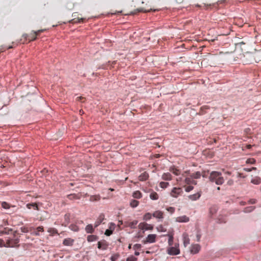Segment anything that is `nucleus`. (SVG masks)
<instances>
[{
  "label": "nucleus",
  "instance_id": "nucleus-46",
  "mask_svg": "<svg viewBox=\"0 0 261 261\" xmlns=\"http://www.w3.org/2000/svg\"><path fill=\"white\" fill-rule=\"evenodd\" d=\"M173 242V237L172 235L169 236L168 243L170 246L172 245Z\"/></svg>",
  "mask_w": 261,
  "mask_h": 261
},
{
  "label": "nucleus",
  "instance_id": "nucleus-54",
  "mask_svg": "<svg viewBox=\"0 0 261 261\" xmlns=\"http://www.w3.org/2000/svg\"><path fill=\"white\" fill-rule=\"evenodd\" d=\"M227 184L229 186H231L233 184V180L230 179H229L227 182Z\"/></svg>",
  "mask_w": 261,
  "mask_h": 261
},
{
  "label": "nucleus",
  "instance_id": "nucleus-56",
  "mask_svg": "<svg viewBox=\"0 0 261 261\" xmlns=\"http://www.w3.org/2000/svg\"><path fill=\"white\" fill-rule=\"evenodd\" d=\"M257 55V56L256 57V60H257V61H255V62H259L260 61H261V59L259 58V54L258 53H256Z\"/></svg>",
  "mask_w": 261,
  "mask_h": 261
},
{
  "label": "nucleus",
  "instance_id": "nucleus-51",
  "mask_svg": "<svg viewBox=\"0 0 261 261\" xmlns=\"http://www.w3.org/2000/svg\"><path fill=\"white\" fill-rule=\"evenodd\" d=\"M5 247L6 246V243L3 239H0V247Z\"/></svg>",
  "mask_w": 261,
  "mask_h": 261
},
{
  "label": "nucleus",
  "instance_id": "nucleus-53",
  "mask_svg": "<svg viewBox=\"0 0 261 261\" xmlns=\"http://www.w3.org/2000/svg\"><path fill=\"white\" fill-rule=\"evenodd\" d=\"M257 200L255 199H251L248 201L249 204H255Z\"/></svg>",
  "mask_w": 261,
  "mask_h": 261
},
{
  "label": "nucleus",
  "instance_id": "nucleus-15",
  "mask_svg": "<svg viewBox=\"0 0 261 261\" xmlns=\"http://www.w3.org/2000/svg\"><path fill=\"white\" fill-rule=\"evenodd\" d=\"M104 219L105 215L103 214H101L96 221L94 224V227H97L98 226H99Z\"/></svg>",
  "mask_w": 261,
  "mask_h": 261
},
{
  "label": "nucleus",
  "instance_id": "nucleus-24",
  "mask_svg": "<svg viewBox=\"0 0 261 261\" xmlns=\"http://www.w3.org/2000/svg\"><path fill=\"white\" fill-rule=\"evenodd\" d=\"M85 230L87 233H92L94 231V228L91 224H88L85 227Z\"/></svg>",
  "mask_w": 261,
  "mask_h": 261
},
{
  "label": "nucleus",
  "instance_id": "nucleus-37",
  "mask_svg": "<svg viewBox=\"0 0 261 261\" xmlns=\"http://www.w3.org/2000/svg\"><path fill=\"white\" fill-rule=\"evenodd\" d=\"M139 201H137V200H133L131 202H130V206L133 207H137L138 204H139Z\"/></svg>",
  "mask_w": 261,
  "mask_h": 261
},
{
  "label": "nucleus",
  "instance_id": "nucleus-44",
  "mask_svg": "<svg viewBox=\"0 0 261 261\" xmlns=\"http://www.w3.org/2000/svg\"><path fill=\"white\" fill-rule=\"evenodd\" d=\"M246 163L247 164H253L255 163V160L254 159H248L247 160Z\"/></svg>",
  "mask_w": 261,
  "mask_h": 261
},
{
  "label": "nucleus",
  "instance_id": "nucleus-36",
  "mask_svg": "<svg viewBox=\"0 0 261 261\" xmlns=\"http://www.w3.org/2000/svg\"><path fill=\"white\" fill-rule=\"evenodd\" d=\"M47 231L52 235L54 234H59L57 229L55 228H49Z\"/></svg>",
  "mask_w": 261,
  "mask_h": 261
},
{
  "label": "nucleus",
  "instance_id": "nucleus-21",
  "mask_svg": "<svg viewBox=\"0 0 261 261\" xmlns=\"http://www.w3.org/2000/svg\"><path fill=\"white\" fill-rule=\"evenodd\" d=\"M169 171L175 175H178L180 174V171L174 166L170 167Z\"/></svg>",
  "mask_w": 261,
  "mask_h": 261
},
{
  "label": "nucleus",
  "instance_id": "nucleus-25",
  "mask_svg": "<svg viewBox=\"0 0 261 261\" xmlns=\"http://www.w3.org/2000/svg\"><path fill=\"white\" fill-rule=\"evenodd\" d=\"M85 20V18H74L69 21V22L72 23H81L83 22L84 20Z\"/></svg>",
  "mask_w": 261,
  "mask_h": 261
},
{
  "label": "nucleus",
  "instance_id": "nucleus-7",
  "mask_svg": "<svg viewBox=\"0 0 261 261\" xmlns=\"http://www.w3.org/2000/svg\"><path fill=\"white\" fill-rule=\"evenodd\" d=\"M138 228L139 229L143 230V232H144V230H152L153 226V225L147 224V223L142 222L138 225Z\"/></svg>",
  "mask_w": 261,
  "mask_h": 261
},
{
  "label": "nucleus",
  "instance_id": "nucleus-18",
  "mask_svg": "<svg viewBox=\"0 0 261 261\" xmlns=\"http://www.w3.org/2000/svg\"><path fill=\"white\" fill-rule=\"evenodd\" d=\"M74 243V240L71 238L65 239L63 242L64 246H72Z\"/></svg>",
  "mask_w": 261,
  "mask_h": 261
},
{
  "label": "nucleus",
  "instance_id": "nucleus-14",
  "mask_svg": "<svg viewBox=\"0 0 261 261\" xmlns=\"http://www.w3.org/2000/svg\"><path fill=\"white\" fill-rule=\"evenodd\" d=\"M44 231V228L42 226H40L37 227L36 229H35L34 231H32L31 232V234L36 236H40V232H43Z\"/></svg>",
  "mask_w": 261,
  "mask_h": 261
},
{
  "label": "nucleus",
  "instance_id": "nucleus-20",
  "mask_svg": "<svg viewBox=\"0 0 261 261\" xmlns=\"http://www.w3.org/2000/svg\"><path fill=\"white\" fill-rule=\"evenodd\" d=\"M201 196V193L198 192L194 194L190 195L188 196V198L193 201L198 199Z\"/></svg>",
  "mask_w": 261,
  "mask_h": 261
},
{
  "label": "nucleus",
  "instance_id": "nucleus-6",
  "mask_svg": "<svg viewBox=\"0 0 261 261\" xmlns=\"http://www.w3.org/2000/svg\"><path fill=\"white\" fill-rule=\"evenodd\" d=\"M183 193V191L181 188L180 187H174L172 189L170 195L174 198H177L178 196L182 194Z\"/></svg>",
  "mask_w": 261,
  "mask_h": 261
},
{
  "label": "nucleus",
  "instance_id": "nucleus-38",
  "mask_svg": "<svg viewBox=\"0 0 261 261\" xmlns=\"http://www.w3.org/2000/svg\"><path fill=\"white\" fill-rule=\"evenodd\" d=\"M151 214L149 213H146L143 216V220H148L151 218Z\"/></svg>",
  "mask_w": 261,
  "mask_h": 261
},
{
  "label": "nucleus",
  "instance_id": "nucleus-13",
  "mask_svg": "<svg viewBox=\"0 0 261 261\" xmlns=\"http://www.w3.org/2000/svg\"><path fill=\"white\" fill-rule=\"evenodd\" d=\"M189 220V218L185 215L177 217L175 219V221L178 222H188Z\"/></svg>",
  "mask_w": 261,
  "mask_h": 261
},
{
  "label": "nucleus",
  "instance_id": "nucleus-61",
  "mask_svg": "<svg viewBox=\"0 0 261 261\" xmlns=\"http://www.w3.org/2000/svg\"><path fill=\"white\" fill-rule=\"evenodd\" d=\"M29 229L30 230L29 231L32 232V231H34L35 228L34 227H31L29 228Z\"/></svg>",
  "mask_w": 261,
  "mask_h": 261
},
{
  "label": "nucleus",
  "instance_id": "nucleus-2",
  "mask_svg": "<svg viewBox=\"0 0 261 261\" xmlns=\"http://www.w3.org/2000/svg\"><path fill=\"white\" fill-rule=\"evenodd\" d=\"M257 55L255 53H246L241 58V60L244 64L252 63L254 61H257L256 57Z\"/></svg>",
  "mask_w": 261,
  "mask_h": 261
},
{
  "label": "nucleus",
  "instance_id": "nucleus-49",
  "mask_svg": "<svg viewBox=\"0 0 261 261\" xmlns=\"http://www.w3.org/2000/svg\"><path fill=\"white\" fill-rule=\"evenodd\" d=\"M193 187L192 186H189L188 187H186L185 188V191L187 192H190L191 191H192L193 189Z\"/></svg>",
  "mask_w": 261,
  "mask_h": 261
},
{
  "label": "nucleus",
  "instance_id": "nucleus-50",
  "mask_svg": "<svg viewBox=\"0 0 261 261\" xmlns=\"http://www.w3.org/2000/svg\"><path fill=\"white\" fill-rule=\"evenodd\" d=\"M45 30H44V29H41V30H39L37 31H33V33H36V37L38 35H40V34L42 32H43Z\"/></svg>",
  "mask_w": 261,
  "mask_h": 261
},
{
  "label": "nucleus",
  "instance_id": "nucleus-27",
  "mask_svg": "<svg viewBox=\"0 0 261 261\" xmlns=\"http://www.w3.org/2000/svg\"><path fill=\"white\" fill-rule=\"evenodd\" d=\"M98 237L95 235H89L87 237V241L89 242L97 240Z\"/></svg>",
  "mask_w": 261,
  "mask_h": 261
},
{
  "label": "nucleus",
  "instance_id": "nucleus-41",
  "mask_svg": "<svg viewBox=\"0 0 261 261\" xmlns=\"http://www.w3.org/2000/svg\"><path fill=\"white\" fill-rule=\"evenodd\" d=\"M160 186L162 188H166L169 186V183L166 182H161Z\"/></svg>",
  "mask_w": 261,
  "mask_h": 261
},
{
  "label": "nucleus",
  "instance_id": "nucleus-40",
  "mask_svg": "<svg viewBox=\"0 0 261 261\" xmlns=\"http://www.w3.org/2000/svg\"><path fill=\"white\" fill-rule=\"evenodd\" d=\"M2 206L5 209H9L10 207V205L4 201L2 203Z\"/></svg>",
  "mask_w": 261,
  "mask_h": 261
},
{
  "label": "nucleus",
  "instance_id": "nucleus-29",
  "mask_svg": "<svg viewBox=\"0 0 261 261\" xmlns=\"http://www.w3.org/2000/svg\"><path fill=\"white\" fill-rule=\"evenodd\" d=\"M150 198L152 200H157L159 199V195L155 192H152L149 195Z\"/></svg>",
  "mask_w": 261,
  "mask_h": 261
},
{
  "label": "nucleus",
  "instance_id": "nucleus-1",
  "mask_svg": "<svg viewBox=\"0 0 261 261\" xmlns=\"http://www.w3.org/2000/svg\"><path fill=\"white\" fill-rule=\"evenodd\" d=\"M209 179L211 181L214 182L218 185H221L224 182V179L222 176V173L218 171H212L210 173Z\"/></svg>",
  "mask_w": 261,
  "mask_h": 261
},
{
  "label": "nucleus",
  "instance_id": "nucleus-47",
  "mask_svg": "<svg viewBox=\"0 0 261 261\" xmlns=\"http://www.w3.org/2000/svg\"><path fill=\"white\" fill-rule=\"evenodd\" d=\"M137 258L133 256H130L126 259V261H137Z\"/></svg>",
  "mask_w": 261,
  "mask_h": 261
},
{
  "label": "nucleus",
  "instance_id": "nucleus-59",
  "mask_svg": "<svg viewBox=\"0 0 261 261\" xmlns=\"http://www.w3.org/2000/svg\"><path fill=\"white\" fill-rule=\"evenodd\" d=\"M223 172H224V173L225 174H227V175H230L231 174V172H229V171H225L223 169Z\"/></svg>",
  "mask_w": 261,
  "mask_h": 261
},
{
  "label": "nucleus",
  "instance_id": "nucleus-57",
  "mask_svg": "<svg viewBox=\"0 0 261 261\" xmlns=\"http://www.w3.org/2000/svg\"><path fill=\"white\" fill-rule=\"evenodd\" d=\"M141 245L140 244H135L134 245V247L135 248H137V249L140 248L141 247Z\"/></svg>",
  "mask_w": 261,
  "mask_h": 261
},
{
  "label": "nucleus",
  "instance_id": "nucleus-4",
  "mask_svg": "<svg viewBox=\"0 0 261 261\" xmlns=\"http://www.w3.org/2000/svg\"><path fill=\"white\" fill-rule=\"evenodd\" d=\"M22 37V38L21 39L20 41H22L23 43H24V42L27 40H29V41L30 42L36 40L37 38L36 33H33V31H32V32L29 35L27 34H23Z\"/></svg>",
  "mask_w": 261,
  "mask_h": 261
},
{
  "label": "nucleus",
  "instance_id": "nucleus-9",
  "mask_svg": "<svg viewBox=\"0 0 261 261\" xmlns=\"http://www.w3.org/2000/svg\"><path fill=\"white\" fill-rule=\"evenodd\" d=\"M168 253L170 255H177L179 254L180 250L178 247H170L167 250Z\"/></svg>",
  "mask_w": 261,
  "mask_h": 261
},
{
  "label": "nucleus",
  "instance_id": "nucleus-16",
  "mask_svg": "<svg viewBox=\"0 0 261 261\" xmlns=\"http://www.w3.org/2000/svg\"><path fill=\"white\" fill-rule=\"evenodd\" d=\"M184 245L185 247H186L190 244V239L189 236L187 233H184L182 234Z\"/></svg>",
  "mask_w": 261,
  "mask_h": 261
},
{
  "label": "nucleus",
  "instance_id": "nucleus-58",
  "mask_svg": "<svg viewBox=\"0 0 261 261\" xmlns=\"http://www.w3.org/2000/svg\"><path fill=\"white\" fill-rule=\"evenodd\" d=\"M243 170L247 172H250L252 171V169H251V168H244Z\"/></svg>",
  "mask_w": 261,
  "mask_h": 261
},
{
  "label": "nucleus",
  "instance_id": "nucleus-28",
  "mask_svg": "<svg viewBox=\"0 0 261 261\" xmlns=\"http://www.w3.org/2000/svg\"><path fill=\"white\" fill-rule=\"evenodd\" d=\"M100 199V196L98 195H91L90 197V201L95 202L99 201Z\"/></svg>",
  "mask_w": 261,
  "mask_h": 261
},
{
  "label": "nucleus",
  "instance_id": "nucleus-17",
  "mask_svg": "<svg viewBox=\"0 0 261 261\" xmlns=\"http://www.w3.org/2000/svg\"><path fill=\"white\" fill-rule=\"evenodd\" d=\"M152 216L158 219H163L164 218V213L162 211H156L153 213Z\"/></svg>",
  "mask_w": 261,
  "mask_h": 261
},
{
  "label": "nucleus",
  "instance_id": "nucleus-64",
  "mask_svg": "<svg viewBox=\"0 0 261 261\" xmlns=\"http://www.w3.org/2000/svg\"><path fill=\"white\" fill-rule=\"evenodd\" d=\"M73 7H74V4H72V5H71V6H70V7H68V8L69 9L71 10V9H72L73 8Z\"/></svg>",
  "mask_w": 261,
  "mask_h": 261
},
{
  "label": "nucleus",
  "instance_id": "nucleus-63",
  "mask_svg": "<svg viewBox=\"0 0 261 261\" xmlns=\"http://www.w3.org/2000/svg\"><path fill=\"white\" fill-rule=\"evenodd\" d=\"M182 180V177H178L176 179L177 182L181 181Z\"/></svg>",
  "mask_w": 261,
  "mask_h": 261
},
{
  "label": "nucleus",
  "instance_id": "nucleus-55",
  "mask_svg": "<svg viewBox=\"0 0 261 261\" xmlns=\"http://www.w3.org/2000/svg\"><path fill=\"white\" fill-rule=\"evenodd\" d=\"M137 11H138V12H149V11H147V10H144V9H143V8L138 9H137Z\"/></svg>",
  "mask_w": 261,
  "mask_h": 261
},
{
  "label": "nucleus",
  "instance_id": "nucleus-23",
  "mask_svg": "<svg viewBox=\"0 0 261 261\" xmlns=\"http://www.w3.org/2000/svg\"><path fill=\"white\" fill-rule=\"evenodd\" d=\"M162 178L165 180H170L172 179V175L170 173H164L162 175Z\"/></svg>",
  "mask_w": 261,
  "mask_h": 261
},
{
  "label": "nucleus",
  "instance_id": "nucleus-3",
  "mask_svg": "<svg viewBox=\"0 0 261 261\" xmlns=\"http://www.w3.org/2000/svg\"><path fill=\"white\" fill-rule=\"evenodd\" d=\"M6 247H18L20 241L19 237L6 238Z\"/></svg>",
  "mask_w": 261,
  "mask_h": 261
},
{
  "label": "nucleus",
  "instance_id": "nucleus-26",
  "mask_svg": "<svg viewBox=\"0 0 261 261\" xmlns=\"http://www.w3.org/2000/svg\"><path fill=\"white\" fill-rule=\"evenodd\" d=\"M67 197L70 200L79 199H80V196L76 194H71L68 195Z\"/></svg>",
  "mask_w": 261,
  "mask_h": 261
},
{
  "label": "nucleus",
  "instance_id": "nucleus-8",
  "mask_svg": "<svg viewBox=\"0 0 261 261\" xmlns=\"http://www.w3.org/2000/svg\"><path fill=\"white\" fill-rule=\"evenodd\" d=\"M156 235L155 234H150L146 237V240L143 241L144 244L153 243L156 241Z\"/></svg>",
  "mask_w": 261,
  "mask_h": 261
},
{
  "label": "nucleus",
  "instance_id": "nucleus-60",
  "mask_svg": "<svg viewBox=\"0 0 261 261\" xmlns=\"http://www.w3.org/2000/svg\"><path fill=\"white\" fill-rule=\"evenodd\" d=\"M122 224H123V221H121V220H119V221H118V227H120V225H122Z\"/></svg>",
  "mask_w": 261,
  "mask_h": 261
},
{
  "label": "nucleus",
  "instance_id": "nucleus-19",
  "mask_svg": "<svg viewBox=\"0 0 261 261\" xmlns=\"http://www.w3.org/2000/svg\"><path fill=\"white\" fill-rule=\"evenodd\" d=\"M149 177V174L146 172H144L142 174H141L138 178L140 181H145Z\"/></svg>",
  "mask_w": 261,
  "mask_h": 261
},
{
  "label": "nucleus",
  "instance_id": "nucleus-32",
  "mask_svg": "<svg viewBox=\"0 0 261 261\" xmlns=\"http://www.w3.org/2000/svg\"><path fill=\"white\" fill-rule=\"evenodd\" d=\"M210 107L207 106H204L201 107L200 111H199V114L200 115H203L206 113L205 110L209 109Z\"/></svg>",
  "mask_w": 261,
  "mask_h": 261
},
{
  "label": "nucleus",
  "instance_id": "nucleus-22",
  "mask_svg": "<svg viewBox=\"0 0 261 261\" xmlns=\"http://www.w3.org/2000/svg\"><path fill=\"white\" fill-rule=\"evenodd\" d=\"M251 182L254 185H259L261 183V178L259 177L256 176L251 180Z\"/></svg>",
  "mask_w": 261,
  "mask_h": 261
},
{
  "label": "nucleus",
  "instance_id": "nucleus-12",
  "mask_svg": "<svg viewBox=\"0 0 261 261\" xmlns=\"http://www.w3.org/2000/svg\"><path fill=\"white\" fill-rule=\"evenodd\" d=\"M200 249V246L199 244H194L191 247L190 252L192 254L197 253Z\"/></svg>",
  "mask_w": 261,
  "mask_h": 261
},
{
  "label": "nucleus",
  "instance_id": "nucleus-10",
  "mask_svg": "<svg viewBox=\"0 0 261 261\" xmlns=\"http://www.w3.org/2000/svg\"><path fill=\"white\" fill-rule=\"evenodd\" d=\"M97 247L99 249L106 250L109 246L108 242L105 240L99 241L97 243Z\"/></svg>",
  "mask_w": 261,
  "mask_h": 261
},
{
  "label": "nucleus",
  "instance_id": "nucleus-39",
  "mask_svg": "<svg viewBox=\"0 0 261 261\" xmlns=\"http://www.w3.org/2000/svg\"><path fill=\"white\" fill-rule=\"evenodd\" d=\"M27 206L29 208H31L32 206L35 210H38V205L36 203L28 204Z\"/></svg>",
  "mask_w": 261,
  "mask_h": 261
},
{
  "label": "nucleus",
  "instance_id": "nucleus-52",
  "mask_svg": "<svg viewBox=\"0 0 261 261\" xmlns=\"http://www.w3.org/2000/svg\"><path fill=\"white\" fill-rule=\"evenodd\" d=\"M115 225L114 223H110L109 229L112 230L113 231L114 230Z\"/></svg>",
  "mask_w": 261,
  "mask_h": 261
},
{
  "label": "nucleus",
  "instance_id": "nucleus-5",
  "mask_svg": "<svg viewBox=\"0 0 261 261\" xmlns=\"http://www.w3.org/2000/svg\"><path fill=\"white\" fill-rule=\"evenodd\" d=\"M189 173L188 171L185 172V173L182 174V177L185 178L184 182L187 185H196V181L194 180L192 177H191L190 175H189Z\"/></svg>",
  "mask_w": 261,
  "mask_h": 261
},
{
  "label": "nucleus",
  "instance_id": "nucleus-35",
  "mask_svg": "<svg viewBox=\"0 0 261 261\" xmlns=\"http://www.w3.org/2000/svg\"><path fill=\"white\" fill-rule=\"evenodd\" d=\"M69 228L73 231H78L79 230V227L75 224H71L69 226Z\"/></svg>",
  "mask_w": 261,
  "mask_h": 261
},
{
  "label": "nucleus",
  "instance_id": "nucleus-42",
  "mask_svg": "<svg viewBox=\"0 0 261 261\" xmlns=\"http://www.w3.org/2000/svg\"><path fill=\"white\" fill-rule=\"evenodd\" d=\"M20 230H21V232H23V233H27V232H29V231H30V230L29 229V227H21L20 228Z\"/></svg>",
  "mask_w": 261,
  "mask_h": 261
},
{
  "label": "nucleus",
  "instance_id": "nucleus-45",
  "mask_svg": "<svg viewBox=\"0 0 261 261\" xmlns=\"http://www.w3.org/2000/svg\"><path fill=\"white\" fill-rule=\"evenodd\" d=\"M64 219L65 221L67 223H68L69 222L70 220V214H66L64 216Z\"/></svg>",
  "mask_w": 261,
  "mask_h": 261
},
{
  "label": "nucleus",
  "instance_id": "nucleus-30",
  "mask_svg": "<svg viewBox=\"0 0 261 261\" xmlns=\"http://www.w3.org/2000/svg\"><path fill=\"white\" fill-rule=\"evenodd\" d=\"M191 177H192V178L193 179H198L201 176L200 172L199 171L194 172L190 174Z\"/></svg>",
  "mask_w": 261,
  "mask_h": 261
},
{
  "label": "nucleus",
  "instance_id": "nucleus-31",
  "mask_svg": "<svg viewBox=\"0 0 261 261\" xmlns=\"http://www.w3.org/2000/svg\"><path fill=\"white\" fill-rule=\"evenodd\" d=\"M133 196L135 198L140 199L142 197V193L139 191H136L133 193Z\"/></svg>",
  "mask_w": 261,
  "mask_h": 261
},
{
  "label": "nucleus",
  "instance_id": "nucleus-43",
  "mask_svg": "<svg viewBox=\"0 0 261 261\" xmlns=\"http://www.w3.org/2000/svg\"><path fill=\"white\" fill-rule=\"evenodd\" d=\"M166 210L170 213L171 214H173L175 211V208L173 207H168L166 208Z\"/></svg>",
  "mask_w": 261,
  "mask_h": 261
},
{
  "label": "nucleus",
  "instance_id": "nucleus-34",
  "mask_svg": "<svg viewBox=\"0 0 261 261\" xmlns=\"http://www.w3.org/2000/svg\"><path fill=\"white\" fill-rule=\"evenodd\" d=\"M255 208V207L254 206H248L244 208V212L245 213H250L253 211Z\"/></svg>",
  "mask_w": 261,
  "mask_h": 261
},
{
  "label": "nucleus",
  "instance_id": "nucleus-33",
  "mask_svg": "<svg viewBox=\"0 0 261 261\" xmlns=\"http://www.w3.org/2000/svg\"><path fill=\"white\" fill-rule=\"evenodd\" d=\"M12 231L11 228H5L4 229L0 232V235L8 234L10 231Z\"/></svg>",
  "mask_w": 261,
  "mask_h": 261
},
{
  "label": "nucleus",
  "instance_id": "nucleus-62",
  "mask_svg": "<svg viewBox=\"0 0 261 261\" xmlns=\"http://www.w3.org/2000/svg\"><path fill=\"white\" fill-rule=\"evenodd\" d=\"M17 233V231L15 230L13 232V237H16V234Z\"/></svg>",
  "mask_w": 261,
  "mask_h": 261
},
{
  "label": "nucleus",
  "instance_id": "nucleus-48",
  "mask_svg": "<svg viewBox=\"0 0 261 261\" xmlns=\"http://www.w3.org/2000/svg\"><path fill=\"white\" fill-rule=\"evenodd\" d=\"M113 231L112 230L108 229L106 230L105 234H106L107 236H110L113 233Z\"/></svg>",
  "mask_w": 261,
  "mask_h": 261
},
{
  "label": "nucleus",
  "instance_id": "nucleus-11",
  "mask_svg": "<svg viewBox=\"0 0 261 261\" xmlns=\"http://www.w3.org/2000/svg\"><path fill=\"white\" fill-rule=\"evenodd\" d=\"M137 220H134L132 222L129 221H125L124 223L125 227H129L131 228H135L136 227V225L138 224Z\"/></svg>",
  "mask_w": 261,
  "mask_h": 261
}]
</instances>
